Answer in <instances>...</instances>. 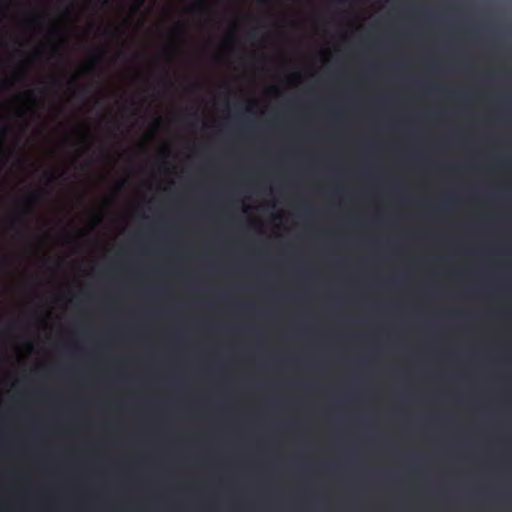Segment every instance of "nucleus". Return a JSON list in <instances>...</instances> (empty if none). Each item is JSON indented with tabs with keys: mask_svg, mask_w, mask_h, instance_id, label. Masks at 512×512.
<instances>
[{
	"mask_svg": "<svg viewBox=\"0 0 512 512\" xmlns=\"http://www.w3.org/2000/svg\"><path fill=\"white\" fill-rule=\"evenodd\" d=\"M38 202H39V194L34 193V194L29 195L24 200V205L27 208V210L31 211L38 204Z\"/></svg>",
	"mask_w": 512,
	"mask_h": 512,
	"instance_id": "f257e3e1",
	"label": "nucleus"
},
{
	"mask_svg": "<svg viewBox=\"0 0 512 512\" xmlns=\"http://www.w3.org/2000/svg\"><path fill=\"white\" fill-rule=\"evenodd\" d=\"M190 8L193 12H200L206 9V4L201 0H197L191 5Z\"/></svg>",
	"mask_w": 512,
	"mask_h": 512,
	"instance_id": "f03ea898",
	"label": "nucleus"
},
{
	"mask_svg": "<svg viewBox=\"0 0 512 512\" xmlns=\"http://www.w3.org/2000/svg\"><path fill=\"white\" fill-rule=\"evenodd\" d=\"M101 33L104 35V36H110L111 34H113L114 32H116L117 30L116 29H101L100 30Z\"/></svg>",
	"mask_w": 512,
	"mask_h": 512,
	"instance_id": "7ed1b4c3",
	"label": "nucleus"
},
{
	"mask_svg": "<svg viewBox=\"0 0 512 512\" xmlns=\"http://www.w3.org/2000/svg\"><path fill=\"white\" fill-rule=\"evenodd\" d=\"M175 31L179 34H183L184 33V26L182 24H178L175 28Z\"/></svg>",
	"mask_w": 512,
	"mask_h": 512,
	"instance_id": "20e7f679",
	"label": "nucleus"
},
{
	"mask_svg": "<svg viewBox=\"0 0 512 512\" xmlns=\"http://www.w3.org/2000/svg\"><path fill=\"white\" fill-rule=\"evenodd\" d=\"M45 176L47 177L48 180L50 181H53L55 180V176L53 173H46Z\"/></svg>",
	"mask_w": 512,
	"mask_h": 512,
	"instance_id": "39448f33",
	"label": "nucleus"
},
{
	"mask_svg": "<svg viewBox=\"0 0 512 512\" xmlns=\"http://www.w3.org/2000/svg\"><path fill=\"white\" fill-rule=\"evenodd\" d=\"M161 124V120L159 118L155 119L153 122L154 127H158Z\"/></svg>",
	"mask_w": 512,
	"mask_h": 512,
	"instance_id": "423d86ee",
	"label": "nucleus"
},
{
	"mask_svg": "<svg viewBox=\"0 0 512 512\" xmlns=\"http://www.w3.org/2000/svg\"><path fill=\"white\" fill-rule=\"evenodd\" d=\"M28 96H29L30 98H33V99H34V98H35V91L30 90V91L28 92Z\"/></svg>",
	"mask_w": 512,
	"mask_h": 512,
	"instance_id": "0eeeda50",
	"label": "nucleus"
},
{
	"mask_svg": "<svg viewBox=\"0 0 512 512\" xmlns=\"http://www.w3.org/2000/svg\"><path fill=\"white\" fill-rule=\"evenodd\" d=\"M81 92H83V93H85V94H86V93H89V92H90V88H89V87H84V88L81 90Z\"/></svg>",
	"mask_w": 512,
	"mask_h": 512,
	"instance_id": "6e6552de",
	"label": "nucleus"
},
{
	"mask_svg": "<svg viewBox=\"0 0 512 512\" xmlns=\"http://www.w3.org/2000/svg\"><path fill=\"white\" fill-rule=\"evenodd\" d=\"M14 222H15V223H20V224H22V223H23L22 219H21V218H19V217H18V218H16Z\"/></svg>",
	"mask_w": 512,
	"mask_h": 512,
	"instance_id": "1a4fd4ad",
	"label": "nucleus"
},
{
	"mask_svg": "<svg viewBox=\"0 0 512 512\" xmlns=\"http://www.w3.org/2000/svg\"><path fill=\"white\" fill-rule=\"evenodd\" d=\"M144 1H145V0H140V1H139V4H138V7H139V6H141V5L143 4V2H144Z\"/></svg>",
	"mask_w": 512,
	"mask_h": 512,
	"instance_id": "9d476101",
	"label": "nucleus"
},
{
	"mask_svg": "<svg viewBox=\"0 0 512 512\" xmlns=\"http://www.w3.org/2000/svg\"><path fill=\"white\" fill-rule=\"evenodd\" d=\"M248 35H249V37H253V36H254V33H253V32H250Z\"/></svg>",
	"mask_w": 512,
	"mask_h": 512,
	"instance_id": "9b49d317",
	"label": "nucleus"
}]
</instances>
